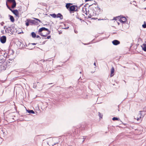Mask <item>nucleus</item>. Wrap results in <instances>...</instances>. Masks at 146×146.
<instances>
[{"label": "nucleus", "instance_id": "nucleus-43", "mask_svg": "<svg viewBox=\"0 0 146 146\" xmlns=\"http://www.w3.org/2000/svg\"><path fill=\"white\" fill-rule=\"evenodd\" d=\"M68 28H69V27H67V28H66V29H68Z\"/></svg>", "mask_w": 146, "mask_h": 146}, {"label": "nucleus", "instance_id": "nucleus-44", "mask_svg": "<svg viewBox=\"0 0 146 146\" xmlns=\"http://www.w3.org/2000/svg\"><path fill=\"white\" fill-rule=\"evenodd\" d=\"M80 73L81 74V72H80Z\"/></svg>", "mask_w": 146, "mask_h": 146}, {"label": "nucleus", "instance_id": "nucleus-40", "mask_svg": "<svg viewBox=\"0 0 146 146\" xmlns=\"http://www.w3.org/2000/svg\"><path fill=\"white\" fill-rule=\"evenodd\" d=\"M75 33H78V32L77 31H75Z\"/></svg>", "mask_w": 146, "mask_h": 146}, {"label": "nucleus", "instance_id": "nucleus-45", "mask_svg": "<svg viewBox=\"0 0 146 146\" xmlns=\"http://www.w3.org/2000/svg\"><path fill=\"white\" fill-rule=\"evenodd\" d=\"M84 44V45H86V44Z\"/></svg>", "mask_w": 146, "mask_h": 146}, {"label": "nucleus", "instance_id": "nucleus-27", "mask_svg": "<svg viewBox=\"0 0 146 146\" xmlns=\"http://www.w3.org/2000/svg\"><path fill=\"white\" fill-rule=\"evenodd\" d=\"M142 27L144 28H146V24H145L142 25Z\"/></svg>", "mask_w": 146, "mask_h": 146}, {"label": "nucleus", "instance_id": "nucleus-46", "mask_svg": "<svg viewBox=\"0 0 146 146\" xmlns=\"http://www.w3.org/2000/svg\"><path fill=\"white\" fill-rule=\"evenodd\" d=\"M13 52V51H12V52H13V53H14V52Z\"/></svg>", "mask_w": 146, "mask_h": 146}, {"label": "nucleus", "instance_id": "nucleus-11", "mask_svg": "<svg viewBox=\"0 0 146 146\" xmlns=\"http://www.w3.org/2000/svg\"><path fill=\"white\" fill-rule=\"evenodd\" d=\"M5 59L2 56H0V63L5 62Z\"/></svg>", "mask_w": 146, "mask_h": 146}, {"label": "nucleus", "instance_id": "nucleus-28", "mask_svg": "<svg viewBox=\"0 0 146 146\" xmlns=\"http://www.w3.org/2000/svg\"><path fill=\"white\" fill-rule=\"evenodd\" d=\"M8 8L12 12L13 11V10L9 6V7H8Z\"/></svg>", "mask_w": 146, "mask_h": 146}, {"label": "nucleus", "instance_id": "nucleus-36", "mask_svg": "<svg viewBox=\"0 0 146 146\" xmlns=\"http://www.w3.org/2000/svg\"><path fill=\"white\" fill-rule=\"evenodd\" d=\"M36 43H32V44L33 45H35L36 44Z\"/></svg>", "mask_w": 146, "mask_h": 146}, {"label": "nucleus", "instance_id": "nucleus-10", "mask_svg": "<svg viewBox=\"0 0 146 146\" xmlns=\"http://www.w3.org/2000/svg\"><path fill=\"white\" fill-rule=\"evenodd\" d=\"M12 12L16 16L19 17V12L17 10H13Z\"/></svg>", "mask_w": 146, "mask_h": 146}, {"label": "nucleus", "instance_id": "nucleus-24", "mask_svg": "<svg viewBox=\"0 0 146 146\" xmlns=\"http://www.w3.org/2000/svg\"><path fill=\"white\" fill-rule=\"evenodd\" d=\"M28 20H30V19H27V22L26 23V25L27 26H29V23H30L28 21Z\"/></svg>", "mask_w": 146, "mask_h": 146}, {"label": "nucleus", "instance_id": "nucleus-1", "mask_svg": "<svg viewBox=\"0 0 146 146\" xmlns=\"http://www.w3.org/2000/svg\"><path fill=\"white\" fill-rule=\"evenodd\" d=\"M90 7V16H88V17L93 19H97L100 11V8L95 4L91 5Z\"/></svg>", "mask_w": 146, "mask_h": 146}, {"label": "nucleus", "instance_id": "nucleus-4", "mask_svg": "<svg viewBox=\"0 0 146 146\" xmlns=\"http://www.w3.org/2000/svg\"><path fill=\"white\" fill-rule=\"evenodd\" d=\"M7 62H4L1 66V70H5L7 67L8 65H7Z\"/></svg>", "mask_w": 146, "mask_h": 146}, {"label": "nucleus", "instance_id": "nucleus-25", "mask_svg": "<svg viewBox=\"0 0 146 146\" xmlns=\"http://www.w3.org/2000/svg\"><path fill=\"white\" fill-rule=\"evenodd\" d=\"M7 1L10 3H13L14 1H15V0H7Z\"/></svg>", "mask_w": 146, "mask_h": 146}, {"label": "nucleus", "instance_id": "nucleus-30", "mask_svg": "<svg viewBox=\"0 0 146 146\" xmlns=\"http://www.w3.org/2000/svg\"><path fill=\"white\" fill-rule=\"evenodd\" d=\"M50 37V36H47V39H49Z\"/></svg>", "mask_w": 146, "mask_h": 146}, {"label": "nucleus", "instance_id": "nucleus-14", "mask_svg": "<svg viewBox=\"0 0 146 146\" xmlns=\"http://www.w3.org/2000/svg\"><path fill=\"white\" fill-rule=\"evenodd\" d=\"M141 46L143 50L145 51H146V42H145Z\"/></svg>", "mask_w": 146, "mask_h": 146}, {"label": "nucleus", "instance_id": "nucleus-19", "mask_svg": "<svg viewBox=\"0 0 146 146\" xmlns=\"http://www.w3.org/2000/svg\"><path fill=\"white\" fill-rule=\"evenodd\" d=\"M50 33V32H48V33H47L45 35H43V34L42 33H40L39 34L40 35L42 36H43L44 37H46L47 36V35L48 34H49Z\"/></svg>", "mask_w": 146, "mask_h": 146}, {"label": "nucleus", "instance_id": "nucleus-7", "mask_svg": "<svg viewBox=\"0 0 146 146\" xmlns=\"http://www.w3.org/2000/svg\"><path fill=\"white\" fill-rule=\"evenodd\" d=\"M43 31H48V32H50L49 31L48 29L44 27H42L40 29L38 30V32L39 33H40Z\"/></svg>", "mask_w": 146, "mask_h": 146}, {"label": "nucleus", "instance_id": "nucleus-33", "mask_svg": "<svg viewBox=\"0 0 146 146\" xmlns=\"http://www.w3.org/2000/svg\"><path fill=\"white\" fill-rule=\"evenodd\" d=\"M77 18L78 19H79L80 20H82V19L81 18H79V17H77Z\"/></svg>", "mask_w": 146, "mask_h": 146}, {"label": "nucleus", "instance_id": "nucleus-6", "mask_svg": "<svg viewBox=\"0 0 146 146\" xmlns=\"http://www.w3.org/2000/svg\"><path fill=\"white\" fill-rule=\"evenodd\" d=\"M112 43L114 45H117L119 44L120 42L119 40H115L112 41Z\"/></svg>", "mask_w": 146, "mask_h": 146}, {"label": "nucleus", "instance_id": "nucleus-29", "mask_svg": "<svg viewBox=\"0 0 146 146\" xmlns=\"http://www.w3.org/2000/svg\"><path fill=\"white\" fill-rule=\"evenodd\" d=\"M4 24V23L3 22H2L1 23V26H3Z\"/></svg>", "mask_w": 146, "mask_h": 146}, {"label": "nucleus", "instance_id": "nucleus-8", "mask_svg": "<svg viewBox=\"0 0 146 146\" xmlns=\"http://www.w3.org/2000/svg\"><path fill=\"white\" fill-rule=\"evenodd\" d=\"M76 6L74 5H72L70 6V7L69 11L70 12L73 11H76L75 10Z\"/></svg>", "mask_w": 146, "mask_h": 146}, {"label": "nucleus", "instance_id": "nucleus-16", "mask_svg": "<svg viewBox=\"0 0 146 146\" xmlns=\"http://www.w3.org/2000/svg\"><path fill=\"white\" fill-rule=\"evenodd\" d=\"M11 27H7L5 28V31L6 32H9V31H11Z\"/></svg>", "mask_w": 146, "mask_h": 146}, {"label": "nucleus", "instance_id": "nucleus-42", "mask_svg": "<svg viewBox=\"0 0 146 146\" xmlns=\"http://www.w3.org/2000/svg\"><path fill=\"white\" fill-rule=\"evenodd\" d=\"M118 25H119V23H118Z\"/></svg>", "mask_w": 146, "mask_h": 146}, {"label": "nucleus", "instance_id": "nucleus-31", "mask_svg": "<svg viewBox=\"0 0 146 146\" xmlns=\"http://www.w3.org/2000/svg\"><path fill=\"white\" fill-rule=\"evenodd\" d=\"M140 118H141L140 117L139 118H138L137 119V121L139 120L140 119Z\"/></svg>", "mask_w": 146, "mask_h": 146}, {"label": "nucleus", "instance_id": "nucleus-2", "mask_svg": "<svg viewBox=\"0 0 146 146\" xmlns=\"http://www.w3.org/2000/svg\"><path fill=\"white\" fill-rule=\"evenodd\" d=\"M34 20L30 19V20H28V21L30 23L32 24H33L35 25H38V21L39 22H41V21L39 19L36 18H33Z\"/></svg>", "mask_w": 146, "mask_h": 146}, {"label": "nucleus", "instance_id": "nucleus-9", "mask_svg": "<svg viewBox=\"0 0 146 146\" xmlns=\"http://www.w3.org/2000/svg\"><path fill=\"white\" fill-rule=\"evenodd\" d=\"M83 11H84V13L87 15L88 14L90 13V10H89L88 9H87L86 8H84L83 9Z\"/></svg>", "mask_w": 146, "mask_h": 146}, {"label": "nucleus", "instance_id": "nucleus-15", "mask_svg": "<svg viewBox=\"0 0 146 146\" xmlns=\"http://www.w3.org/2000/svg\"><path fill=\"white\" fill-rule=\"evenodd\" d=\"M9 16L10 17V19L11 20V21L12 22H13L15 21V19L11 15H9Z\"/></svg>", "mask_w": 146, "mask_h": 146}, {"label": "nucleus", "instance_id": "nucleus-13", "mask_svg": "<svg viewBox=\"0 0 146 146\" xmlns=\"http://www.w3.org/2000/svg\"><path fill=\"white\" fill-rule=\"evenodd\" d=\"M114 72V69L113 67H112L111 70L110 77H112L113 75V73Z\"/></svg>", "mask_w": 146, "mask_h": 146}, {"label": "nucleus", "instance_id": "nucleus-5", "mask_svg": "<svg viewBox=\"0 0 146 146\" xmlns=\"http://www.w3.org/2000/svg\"><path fill=\"white\" fill-rule=\"evenodd\" d=\"M6 40V37L5 36H3L0 38V41L2 43H4L5 42Z\"/></svg>", "mask_w": 146, "mask_h": 146}, {"label": "nucleus", "instance_id": "nucleus-21", "mask_svg": "<svg viewBox=\"0 0 146 146\" xmlns=\"http://www.w3.org/2000/svg\"><path fill=\"white\" fill-rule=\"evenodd\" d=\"M31 35L32 36L33 38H35V37H36V35L35 32H32V33H31Z\"/></svg>", "mask_w": 146, "mask_h": 146}, {"label": "nucleus", "instance_id": "nucleus-18", "mask_svg": "<svg viewBox=\"0 0 146 146\" xmlns=\"http://www.w3.org/2000/svg\"><path fill=\"white\" fill-rule=\"evenodd\" d=\"M13 4L12 5L11 7L13 8H15L16 6V3L15 1H14L13 3H12Z\"/></svg>", "mask_w": 146, "mask_h": 146}, {"label": "nucleus", "instance_id": "nucleus-41", "mask_svg": "<svg viewBox=\"0 0 146 146\" xmlns=\"http://www.w3.org/2000/svg\"><path fill=\"white\" fill-rule=\"evenodd\" d=\"M90 0H85V1L86 2V1H89Z\"/></svg>", "mask_w": 146, "mask_h": 146}, {"label": "nucleus", "instance_id": "nucleus-22", "mask_svg": "<svg viewBox=\"0 0 146 146\" xmlns=\"http://www.w3.org/2000/svg\"><path fill=\"white\" fill-rule=\"evenodd\" d=\"M50 15L52 17L54 18H56V15L55 14V13L52 14H51Z\"/></svg>", "mask_w": 146, "mask_h": 146}, {"label": "nucleus", "instance_id": "nucleus-32", "mask_svg": "<svg viewBox=\"0 0 146 146\" xmlns=\"http://www.w3.org/2000/svg\"><path fill=\"white\" fill-rule=\"evenodd\" d=\"M36 37L37 38H40V36H39V35H37V36H36Z\"/></svg>", "mask_w": 146, "mask_h": 146}, {"label": "nucleus", "instance_id": "nucleus-3", "mask_svg": "<svg viewBox=\"0 0 146 146\" xmlns=\"http://www.w3.org/2000/svg\"><path fill=\"white\" fill-rule=\"evenodd\" d=\"M117 19H119V21L122 23H124L127 20L126 18L123 16H121V17H120L118 16L114 18L113 19L117 20Z\"/></svg>", "mask_w": 146, "mask_h": 146}, {"label": "nucleus", "instance_id": "nucleus-20", "mask_svg": "<svg viewBox=\"0 0 146 146\" xmlns=\"http://www.w3.org/2000/svg\"><path fill=\"white\" fill-rule=\"evenodd\" d=\"M71 4V3H67L66 5V8L67 9H68L69 8L70 9V5Z\"/></svg>", "mask_w": 146, "mask_h": 146}, {"label": "nucleus", "instance_id": "nucleus-17", "mask_svg": "<svg viewBox=\"0 0 146 146\" xmlns=\"http://www.w3.org/2000/svg\"><path fill=\"white\" fill-rule=\"evenodd\" d=\"M26 110L28 113H29L34 114L35 113L34 111L33 110Z\"/></svg>", "mask_w": 146, "mask_h": 146}, {"label": "nucleus", "instance_id": "nucleus-12", "mask_svg": "<svg viewBox=\"0 0 146 146\" xmlns=\"http://www.w3.org/2000/svg\"><path fill=\"white\" fill-rule=\"evenodd\" d=\"M56 18H60V19H63V17L62 15L60 13H58L56 15Z\"/></svg>", "mask_w": 146, "mask_h": 146}, {"label": "nucleus", "instance_id": "nucleus-38", "mask_svg": "<svg viewBox=\"0 0 146 146\" xmlns=\"http://www.w3.org/2000/svg\"><path fill=\"white\" fill-rule=\"evenodd\" d=\"M94 66H96V63H95V62H94Z\"/></svg>", "mask_w": 146, "mask_h": 146}, {"label": "nucleus", "instance_id": "nucleus-34", "mask_svg": "<svg viewBox=\"0 0 146 146\" xmlns=\"http://www.w3.org/2000/svg\"><path fill=\"white\" fill-rule=\"evenodd\" d=\"M6 5H7V7H9V6H8V5L7 4V3L6 2Z\"/></svg>", "mask_w": 146, "mask_h": 146}, {"label": "nucleus", "instance_id": "nucleus-37", "mask_svg": "<svg viewBox=\"0 0 146 146\" xmlns=\"http://www.w3.org/2000/svg\"><path fill=\"white\" fill-rule=\"evenodd\" d=\"M6 26H4V29H5V28H6Z\"/></svg>", "mask_w": 146, "mask_h": 146}, {"label": "nucleus", "instance_id": "nucleus-23", "mask_svg": "<svg viewBox=\"0 0 146 146\" xmlns=\"http://www.w3.org/2000/svg\"><path fill=\"white\" fill-rule=\"evenodd\" d=\"M112 120L113 121L115 120H118L119 119V118L116 117H113L112 118Z\"/></svg>", "mask_w": 146, "mask_h": 146}, {"label": "nucleus", "instance_id": "nucleus-26", "mask_svg": "<svg viewBox=\"0 0 146 146\" xmlns=\"http://www.w3.org/2000/svg\"><path fill=\"white\" fill-rule=\"evenodd\" d=\"M98 115L100 118H102L103 115H102L99 112V113H98Z\"/></svg>", "mask_w": 146, "mask_h": 146}, {"label": "nucleus", "instance_id": "nucleus-39", "mask_svg": "<svg viewBox=\"0 0 146 146\" xmlns=\"http://www.w3.org/2000/svg\"><path fill=\"white\" fill-rule=\"evenodd\" d=\"M101 20H103L104 19H101ZM101 20V19H98V20Z\"/></svg>", "mask_w": 146, "mask_h": 146}, {"label": "nucleus", "instance_id": "nucleus-35", "mask_svg": "<svg viewBox=\"0 0 146 146\" xmlns=\"http://www.w3.org/2000/svg\"><path fill=\"white\" fill-rule=\"evenodd\" d=\"M6 5H7V7H9V6H8V5L7 4V3L6 2Z\"/></svg>", "mask_w": 146, "mask_h": 146}]
</instances>
